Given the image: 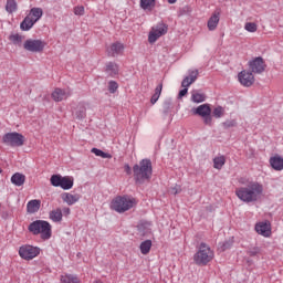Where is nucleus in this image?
Listing matches in <instances>:
<instances>
[{"label": "nucleus", "instance_id": "nucleus-51", "mask_svg": "<svg viewBox=\"0 0 283 283\" xmlns=\"http://www.w3.org/2000/svg\"><path fill=\"white\" fill-rule=\"evenodd\" d=\"M0 174H3V170L0 168Z\"/></svg>", "mask_w": 283, "mask_h": 283}, {"label": "nucleus", "instance_id": "nucleus-38", "mask_svg": "<svg viewBox=\"0 0 283 283\" xmlns=\"http://www.w3.org/2000/svg\"><path fill=\"white\" fill-rule=\"evenodd\" d=\"M9 40L14 45H19V43H21V41H23V36L19 35V33H15V34L10 35Z\"/></svg>", "mask_w": 283, "mask_h": 283}, {"label": "nucleus", "instance_id": "nucleus-12", "mask_svg": "<svg viewBox=\"0 0 283 283\" xmlns=\"http://www.w3.org/2000/svg\"><path fill=\"white\" fill-rule=\"evenodd\" d=\"M248 65L252 72H264L266 70V62L262 56L252 59Z\"/></svg>", "mask_w": 283, "mask_h": 283}, {"label": "nucleus", "instance_id": "nucleus-31", "mask_svg": "<svg viewBox=\"0 0 283 283\" xmlns=\"http://www.w3.org/2000/svg\"><path fill=\"white\" fill-rule=\"evenodd\" d=\"M224 163H227V159L224 158V156L214 157L213 159L214 169H222V167H224Z\"/></svg>", "mask_w": 283, "mask_h": 283}, {"label": "nucleus", "instance_id": "nucleus-13", "mask_svg": "<svg viewBox=\"0 0 283 283\" xmlns=\"http://www.w3.org/2000/svg\"><path fill=\"white\" fill-rule=\"evenodd\" d=\"M71 94L69 91L62 90V88H55L51 97L55 103H61L62 101H67L70 98Z\"/></svg>", "mask_w": 283, "mask_h": 283}, {"label": "nucleus", "instance_id": "nucleus-25", "mask_svg": "<svg viewBox=\"0 0 283 283\" xmlns=\"http://www.w3.org/2000/svg\"><path fill=\"white\" fill-rule=\"evenodd\" d=\"M198 78V73H191L189 76H186L181 82V87H189L192 83H196Z\"/></svg>", "mask_w": 283, "mask_h": 283}, {"label": "nucleus", "instance_id": "nucleus-30", "mask_svg": "<svg viewBox=\"0 0 283 283\" xmlns=\"http://www.w3.org/2000/svg\"><path fill=\"white\" fill-rule=\"evenodd\" d=\"M140 252L143 253V255H147V253H149V251H151V240H146L143 241L140 243Z\"/></svg>", "mask_w": 283, "mask_h": 283}, {"label": "nucleus", "instance_id": "nucleus-1", "mask_svg": "<svg viewBox=\"0 0 283 283\" xmlns=\"http://www.w3.org/2000/svg\"><path fill=\"white\" fill-rule=\"evenodd\" d=\"M264 192V187L258 182H251L247 187H241L235 190L239 199L243 202H258Z\"/></svg>", "mask_w": 283, "mask_h": 283}, {"label": "nucleus", "instance_id": "nucleus-14", "mask_svg": "<svg viewBox=\"0 0 283 283\" xmlns=\"http://www.w3.org/2000/svg\"><path fill=\"white\" fill-rule=\"evenodd\" d=\"M220 14H221L220 10H216L209 18L207 22V28L210 32H213L214 30L218 29V24L220 23Z\"/></svg>", "mask_w": 283, "mask_h": 283}, {"label": "nucleus", "instance_id": "nucleus-7", "mask_svg": "<svg viewBox=\"0 0 283 283\" xmlns=\"http://www.w3.org/2000/svg\"><path fill=\"white\" fill-rule=\"evenodd\" d=\"M4 145L10 147H23L25 137L19 133H7L2 138Z\"/></svg>", "mask_w": 283, "mask_h": 283}, {"label": "nucleus", "instance_id": "nucleus-39", "mask_svg": "<svg viewBox=\"0 0 283 283\" xmlns=\"http://www.w3.org/2000/svg\"><path fill=\"white\" fill-rule=\"evenodd\" d=\"M238 125V122L235 119H227L222 123V127L224 129H231V127H235Z\"/></svg>", "mask_w": 283, "mask_h": 283}, {"label": "nucleus", "instance_id": "nucleus-6", "mask_svg": "<svg viewBox=\"0 0 283 283\" xmlns=\"http://www.w3.org/2000/svg\"><path fill=\"white\" fill-rule=\"evenodd\" d=\"M41 17H43V9L36 7L32 8L29 11L28 15L21 22V30H23L24 32L32 30V28H34V24L41 20Z\"/></svg>", "mask_w": 283, "mask_h": 283}, {"label": "nucleus", "instance_id": "nucleus-15", "mask_svg": "<svg viewBox=\"0 0 283 283\" xmlns=\"http://www.w3.org/2000/svg\"><path fill=\"white\" fill-rule=\"evenodd\" d=\"M125 50V45L120 42L112 43L107 49L106 52L108 56H118V54H123Z\"/></svg>", "mask_w": 283, "mask_h": 283}, {"label": "nucleus", "instance_id": "nucleus-32", "mask_svg": "<svg viewBox=\"0 0 283 283\" xmlns=\"http://www.w3.org/2000/svg\"><path fill=\"white\" fill-rule=\"evenodd\" d=\"M62 283H78V277L73 274H65L61 276Z\"/></svg>", "mask_w": 283, "mask_h": 283}, {"label": "nucleus", "instance_id": "nucleus-24", "mask_svg": "<svg viewBox=\"0 0 283 283\" xmlns=\"http://www.w3.org/2000/svg\"><path fill=\"white\" fill-rule=\"evenodd\" d=\"M61 189H64V191H67L74 187V178L72 177H62V184L60 185Z\"/></svg>", "mask_w": 283, "mask_h": 283}, {"label": "nucleus", "instance_id": "nucleus-36", "mask_svg": "<svg viewBox=\"0 0 283 283\" xmlns=\"http://www.w3.org/2000/svg\"><path fill=\"white\" fill-rule=\"evenodd\" d=\"M108 92L109 94H116L118 92V83L116 81L108 82Z\"/></svg>", "mask_w": 283, "mask_h": 283}, {"label": "nucleus", "instance_id": "nucleus-3", "mask_svg": "<svg viewBox=\"0 0 283 283\" xmlns=\"http://www.w3.org/2000/svg\"><path fill=\"white\" fill-rule=\"evenodd\" d=\"M30 233L33 235L41 234L42 240H50L52 238V226L50 222L43 220H36L29 224Z\"/></svg>", "mask_w": 283, "mask_h": 283}, {"label": "nucleus", "instance_id": "nucleus-11", "mask_svg": "<svg viewBox=\"0 0 283 283\" xmlns=\"http://www.w3.org/2000/svg\"><path fill=\"white\" fill-rule=\"evenodd\" d=\"M238 81L243 87H251L255 83V75H253V72H239Z\"/></svg>", "mask_w": 283, "mask_h": 283}, {"label": "nucleus", "instance_id": "nucleus-9", "mask_svg": "<svg viewBox=\"0 0 283 283\" xmlns=\"http://www.w3.org/2000/svg\"><path fill=\"white\" fill-rule=\"evenodd\" d=\"M45 41L43 40L28 39L23 43V49L27 50V52H33L36 54L43 52V50H45Z\"/></svg>", "mask_w": 283, "mask_h": 283}, {"label": "nucleus", "instance_id": "nucleus-2", "mask_svg": "<svg viewBox=\"0 0 283 283\" xmlns=\"http://www.w3.org/2000/svg\"><path fill=\"white\" fill-rule=\"evenodd\" d=\"M133 172L137 185H143V182L150 180L153 174L151 160L143 159L139 165L137 164L133 167Z\"/></svg>", "mask_w": 283, "mask_h": 283}, {"label": "nucleus", "instance_id": "nucleus-35", "mask_svg": "<svg viewBox=\"0 0 283 283\" xmlns=\"http://www.w3.org/2000/svg\"><path fill=\"white\" fill-rule=\"evenodd\" d=\"M92 154H95V156H99L101 158H112V155L108 153H105L98 148H92Z\"/></svg>", "mask_w": 283, "mask_h": 283}, {"label": "nucleus", "instance_id": "nucleus-16", "mask_svg": "<svg viewBox=\"0 0 283 283\" xmlns=\"http://www.w3.org/2000/svg\"><path fill=\"white\" fill-rule=\"evenodd\" d=\"M255 231L260 235H263L264 238H269V235H271V224H269L268 222L256 223Z\"/></svg>", "mask_w": 283, "mask_h": 283}, {"label": "nucleus", "instance_id": "nucleus-26", "mask_svg": "<svg viewBox=\"0 0 283 283\" xmlns=\"http://www.w3.org/2000/svg\"><path fill=\"white\" fill-rule=\"evenodd\" d=\"M142 10H154L156 8V0H140Z\"/></svg>", "mask_w": 283, "mask_h": 283}, {"label": "nucleus", "instance_id": "nucleus-42", "mask_svg": "<svg viewBox=\"0 0 283 283\" xmlns=\"http://www.w3.org/2000/svg\"><path fill=\"white\" fill-rule=\"evenodd\" d=\"M180 191H182V188H180V186H178V185L170 189V193L172 196H178V193H180Z\"/></svg>", "mask_w": 283, "mask_h": 283}, {"label": "nucleus", "instance_id": "nucleus-49", "mask_svg": "<svg viewBox=\"0 0 283 283\" xmlns=\"http://www.w3.org/2000/svg\"><path fill=\"white\" fill-rule=\"evenodd\" d=\"M63 213H64V216H70V213H71L70 208H63Z\"/></svg>", "mask_w": 283, "mask_h": 283}, {"label": "nucleus", "instance_id": "nucleus-33", "mask_svg": "<svg viewBox=\"0 0 283 283\" xmlns=\"http://www.w3.org/2000/svg\"><path fill=\"white\" fill-rule=\"evenodd\" d=\"M50 180L53 187H61L63 177L61 175H53Z\"/></svg>", "mask_w": 283, "mask_h": 283}, {"label": "nucleus", "instance_id": "nucleus-37", "mask_svg": "<svg viewBox=\"0 0 283 283\" xmlns=\"http://www.w3.org/2000/svg\"><path fill=\"white\" fill-rule=\"evenodd\" d=\"M212 116H214V118H222V116H224V108L222 106L216 107L212 112Z\"/></svg>", "mask_w": 283, "mask_h": 283}, {"label": "nucleus", "instance_id": "nucleus-22", "mask_svg": "<svg viewBox=\"0 0 283 283\" xmlns=\"http://www.w3.org/2000/svg\"><path fill=\"white\" fill-rule=\"evenodd\" d=\"M11 182L12 185H15V187H23V185H25V175L21 172H15L11 177Z\"/></svg>", "mask_w": 283, "mask_h": 283}, {"label": "nucleus", "instance_id": "nucleus-46", "mask_svg": "<svg viewBox=\"0 0 283 283\" xmlns=\"http://www.w3.org/2000/svg\"><path fill=\"white\" fill-rule=\"evenodd\" d=\"M124 169H125V171H126V174H127L128 176H132V167H129L128 164H126V165L124 166Z\"/></svg>", "mask_w": 283, "mask_h": 283}, {"label": "nucleus", "instance_id": "nucleus-17", "mask_svg": "<svg viewBox=\"0 0 283 283\" xmlns=\"http://www.w3.org/2000/svg\"><path fill=\"white\" fill-rule=\"evenodd\" d=\"M73 116H75L77 120H83V118L87 116V107H85V104H78L77 107L73 109Z\"/></svg>", "mask_w": 283, "mask_h": 283}, {"label": "nucleus", "instance_id": "nucleus-29", "mask_svg": "<svg viewBox=\"0 0 283 283\" xmlns=\"http://www.w3.org/2000/svg\"><path fill=\"white\" fill-rule=\"evenodd\" d=\"M191 101L192 103H205V101H207V95H205V93L193 92Z\"/></svg>", "mask_w": 283, "mask_h": 283}, {"label": "nucleus", "instance_id": "nucleus-19", "mask_svg": "<svg viewBox=\"0 0 283 283\" xmlns=\"http://www.w3.org/2000/svg\"><path fill=\"white\" fill-rule=\"evenodd\" d=\"M193 114H197V116H209L211 114V106L209 104H202L193 109Z\"/></svg>", "mask_w": 283, "mask_h": 283}, {"label": "nucleus", "instance_id": "nucleus-34", "mask_svg": "<svg viewBox=\"0 0 283 283\" xmlns=\"http://www.w3.org/2000/svg\"><path fill=\"white\" fill-rule=\"evenodd\" d=\"M244 30L247 32H251V33L258 32V23H255V22H247L244 24Z\"/></svg>", "mask_w": 283, "mask_h": 283}, {"label": "nucleus", "instance_id": "nucleus-10", "mask_svg": "<svg viewBox=\"0 0 283 283\" xmlns=\"http://www.w3.org/2000/svg\"><path fill=\"white\" fill-rule=\"evenodd\" d=\"M41 253V249L32 245H22L19 249V255L22 260H34Z\"/></svg>", "mask_w": 283, "mask_h": 283}, {"label": "nucleus", "instance_id": "nucleus-27", "mask_svg": "<svg viewBox=\"0 0 283 283\" xmlns=\"http://www.w3.org/2000/svg\"><path fill=\"white\" fill-rule=\"evenodd\" d=\"M160 94H163V83H159L158 86L155 88V93L150 98L151 105H156V103H158V98H160Z\"/></svg>", "mask_w": 283, "mask_h": 283}, {"label": "nucleus", "instance_id": "nucleus-4", "mask_svg": "<svg viewBox=\"0 0 283 283\" xmlns=\"http://www.w3.org/2000/svg\"><path fill=\"white\" fill-rule=\"evenodd\" d=\"M134 207H136V199L129 196H118L111 203V208L117 213H125V211H129Z\"/></svg>", "mask_w": 283, "mask_h": 283}, {"label": "nucleus", "instance_id": "nucleus-48", "mask_svg": "<svg viewBox=\"0 0 283 283\" xmlns=\"http://www.w3.org/2000/svg\"><path fill=\"white\" fill-rule=\"evenodd\" d=\"M143 227H145V224L140 223L137 229L139 231V233H142V235H145V231H143Z\"/></svg>", "mask_w": 283, "mask_h": 283}, {"label": "nucleus", "instance_id": "nucleus-21", "mask_svg": "<svg viewBox=\"0 0 283 283\" xmlns=\"http://www.w3.org/2000/svg\"><path fill=\"white\" fill-rule=\"evenodd\" d=\"M41 209V200L33 199L27 203L28 213H36Z\"/></svg>", "mask_w": 283, "mask_h": 283}, {"label": "nucleus", "instance_id": "nucleus-8", "mask_svg": "<svg viewBox=\"0 0 283 283\" xmlns=\"http://www.w3.org/2000/svg\"><path fill=\"white\" fill-rule=\"evenodd\" d=\"M169 30V27L165 23H158L157 25L153 27L149 34H148V42L156 43L160 36H165Z\"/></svg>", "mask_w": 283, "mask_h": 283}, {"label": "nucleus", "instance_id": "nucleus-18", "mask_svg": "<svg viewBox=\"0 0 283 283\" xmlns=\"http://www.w3.org/2000/svg\"><path fill=\"white\" fill-rule=\"evenodd\" d=\"M62 200L63 202H66V205L69 206L76 205V202L81 200V195H72L69 192H64L62 193Z\"/></svg>", "mask_w": 283, "mask_h": 283}, {"label": "nucleus", "instance_id": "nucleus-5", "mask_svg": "<svg viewBox=\"0 0 283 283\" xmlns=\"http://www.w3.org/2000/svg\"><path fill=\"white\" fill-rule=\"evenodd\" d=\"M213 258V250L207 243H200L197 253L193 255L195 263L198 266H207Z\"/></svg>", "mask_w": 283, "mask_h": 283}, {"label": "nucleus", "instance_id": "nucleus-20", "mask_svg": "<svg viewBox=\"0 0 283 283\" xmlns=\"http://www.w3.org/2000/svg\"><path fill=\"white\" fill-rule=\"evenodd\" d=\"M270 165L272 167V169H274L275 171H282L283 169V158L280 156H274L270 158Z\"/></svg>", "mask_w": 283, "mask_h": 283}, {"label": "nucleus", "instance_id": "nucleus-41", "mask_svg": "<svg viewBox=\"0 0 283 283\" xmlns=\"http://www.w3.org/2000/svg\"><path fill=\"white\" fill-rule=\"evenodd\" d=\"M74 14L76 17H83V14H85V7L83 6H77L74 8Z\"/></svg>", "mask_w": 283, "mask_h": 283}, {"label": "nucleus", "instance_id": "nucleus-50", "mask_svg": "<svg viewBox=\"0 0 283 283\" xmlns=\"http://www.w3.org/2000/svg\"><path fill=\"white\" fill-rule=\"evenodd\" d=\"M168 1V3H170V4H174V3H176V1H178V0H167Z\"/></svg>", "mask_w": 283, "mask_h": 283}, {"label": "nucleus", "instance_id": "nucleus-44", "mask_svg": "<svg viewBox=\"0 0 283 283\" xmlns=\"http://www.w3.org/2000/svg\"><path fill=\"white\" fill-rule=\"evenodd\" d=\"M202 118H203L205 125L211 126V123H213V118L211 117V114L210 115H206Z\"/></svg>", "mask_w": 283, "mask_h": 283}, {"label": "nucleus", "instance_id": "nucleus-40", "mask_svg": "<svg viewBox=\"0 0 283 283\" xmlns=\"http://www.w3.org/2000/svg\"><path fill=\"white\" fill-rule=\"evenodd\" d=\"M106 71L107 72H118V64H116L114 62H108L106 64Z\"/></svg>", "mask_w": 283, "mask_h": 283}, {"label": "nucleus", "instance_id": "nucleus-43", "mask_svg": "<svg viewBox=\"0 0 283 283\" xmlns=\"http://www.w3.org/2000/svg\"><path fill=\"white\" fill-rule=\"evenodd\" d=\"M260 253V248L254 247L248 251V254H250L251 258H254V255H258Z\"/></svg>", "mask_w": 283, "mask_h": 283}, {"label": "nucleus", "instance_id": "nucleus-47", "mask_svg": "<svg viewBox=\"0 0 283 283\" xmlns=\"http://www.w3.org/2000/svg\"><path fill=\"white\" fill-rule=\"evenodd\" d=\"M227 249H231V242L227 241L222 245V251H227Z\"/></svg>", "mask_w": 283, "mask_h": 283}, {"label": "nucleus", "instance_id": "nucleus-23", "mask_svg": "<svg viewBox=\"0 0 283 283\" xmlns=\"http://www.w3.org/2000/svg\"><path fill=\"white\" fill-rule=\"evenodd\" d=\"M49 218L50 220H52L53 222H61V220H63V210H61V208H57L55 210H52L49 213Z\"/></svg>", "mask_w": 283, "mask_h": 283}, {"label": "nucleus", "instance_id": "nucleus-28", "mask_svg": "<svg viewBox=\"0 0 283 283\" xmlns=\"http://www.w3.org/2000/svg\"><path fill=\"white\" fill-rule=\"evenodd\" d=\"M19 6L17 4V0H7L6 4V11L9 14H13V12H17Z\"/></svg>", "mask_w": 283, "mask_h": 283}, {"label": "nucleus", "instance_id": "nucleus-45", "mask_svg": "<svg viewBox=\"0 0 283 283\" xmlns=\"http://www.w3.org/2000/svg\"><path fill=\"white\" fill-rule=\"evenodd\" d=\"M187 92H189L187 87L182 88L178 94V98H182L184 96H187Z\"/></svg>", "mask_w": 283, "mask_h": 283}]
</instances>
